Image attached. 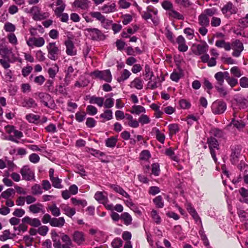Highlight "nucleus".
<instances>
[{
	"mask_svg": "<svg viewBox=\"0 0 248 248\" xmlns=\"http://www.w3.org/2000/svg\"><path fill=\"white\" fill-rule=\"evenodd\" d=\"M16 26L10 22H6L4 25V30L7 32H13L16 31Z\"/></svg>",
	"mask_w": 248,
	"mask_h": 248,
	"instance_id": "nucleus-46",
	"label": "nucleus"
},
{
	"mask_svg": "<svg viewBox=\"0 0 248 248\" xmlns=\"http://www.w3.org/2000/svg\"><path fill=\"white\" fill-rule=\"evenodd\" d=\"M236 115V113L234 112L233 113V118L232 119L231 124H233V125L237 129H241L244 128L245 126V123L241 120H235Z\"/></svg>",
	"mask_w": 248,
	"mask_h": 248,
	"instance_id": "nucleus-23",
	"label": "nucleus"
},
{
	"mask_svg": "<svg viewBox=\"0 0 248 248\" xmlns=\"http://www.w3.org/2000/svg\"><path fill=\"white\" fill-rule=\"evenodd\" d=\"M28 46L31 47H40L43 46L45 43V39L43 37H31L26 42Z\"/></svg>",
	"mask_w": 248,
	"mask_h": 248,
	"instance_id": "nucleus-8",
	"label": "nucleus"
},
{
	"mask_svg": "<svg viewBox=\"0 0 248 248\" xmlns=\"http://www.w3.org/2000/svg\"><path fill=\"white\" fill-rule=\"evenodd\" d=\"M22 223H28L34 227H38L41 225V222L38 218H31L28 216H26L23 217L22 219Z\"/></svg>",
	"mask_w": 248,
	"mask_h": 248,
	"instance_id": "nucleus-16",
	"label": "nucleus"
},
{
	"mask_svg": "<svg viewBox=\"0 0 248 248\" xmlns=\"http://www.w3.org/2000/svg\"><path fill=\"white\" fill-rule=\"evenodd\" d=\"M150 215L153 220L155 223H156V224L160 223L161 221V219L157 211L154 209L152 210V211L151 212Z\"/></svg>",
	"mask_w": 248,
	"mask_h": 248,
	"instance_id": "nucleus-37",
	"label": "nucleus"
},
{
	"mask_svg": "<svg viewBox=\"0 0 248 248\" xmlns=\"http://www.w3.org/2000/svg\"><path fill=\"white\" fill-rule=\"evenodd\" d=\"M226 109V104L225 102L218 101L213 103L212 106L213 112L216 114H221Z\"/></svg>",
	"mask_w": 248,
	"mask_h": 248,
	"instance_id": "nucleus-10",
	"label": "nucleus"
},
{
	"mask_svg": "<svg viewBox=\"0 0 248 248\" xmlns=\"http://www.w3.org/2000/svg\"><path fill=\"white\" fill-rule=\"evenodd\" d=\"M215 78L217 80V84L220 86H222L224 83V78L223 76L222 75L221 72H217L215 75Z\"/></svg>",
	"mask_w": 248,
	"mask_h": 248,
	"instance_id": "nucleus-52",
	"label": "nucleus"
},
{
	"mask_svg": "<svg viewBox=\"0 0 248 248\" xmlns=\"http://www.w3.org/2000/svg\"><path fill=\"white\" fill-rule=\"evenodd\" d=\"M70 77L71 76H68L66 75L64 79V83L62 84V85H61L59 86V90L60 92H62L63 91V87H65L69 84L71 81Z\"/></svg>",
	"mask_w": 248,
	"mask_h": 248,
	"instance_id": "nucleus-58",
	"label": "nucleus"
},
{
	"mask_svg": "<svg viewBox=\"0 0 248 248\" xmlns=\"http://www.w3.org/2000/svg\"><path fill=\"white\" fill-rule=\"evenodd\" d=\"M38 96L41 101L46 107L49 108H52L54 107V101L52 99L51 96L49 94L40 93H39Z\"/></svg>",
	"mask_w": 248,
	"mask_h": 248,
	"instance_id": "nucleus-7",
	"label": "nucleus"
},
{
	"mask_svg": "<svg viewBox=\"0 0 248 248\" xmlns=\"http://www.w3.org/2000/svg\"><path fill=\"white\" fill-rule=\"evenodd\" d=\"M73 239L78 244H81L84 241L83 233H74Z\"/></svg>",
	"mask_w": 248,
	"mask_h": 248,
	"instance_id": "nucleus-50",
	"label": "nucleus"
},
{
	"mask_svg": "<svg viewBox=\"0 0 248 248\" xmlns=\"http://www.w3.org/2000/svg\"><path fill=\"white\" fill-rule=\"evenodd\" d=\"M43 205L40 203L31 204L29 207V211L33 214H37L43 212Z\"/></svg>",
	"mask_w": 248,
	"mask_h": 248,
	"instance_id": "nucleus-20",
	"label": "nucleus"
},
{
	"mask_svg": "<svg viewBox=\"0 0 248 248\" xmlns=\"http://www.w3.org/2000/svg\"><path fill=\"white\" fill-rule=\"evenodd\" d=\"M56 5L59 6L57 7L54 12L55 15L62 14L65 9V4L62 0H57L56 1Z\"/></svg>",
	"mask_w": 248,
	"mask_h": 248,
	"instance_id": "nucleus-27",
	"label": "nucleus"
},
{
	"mask_svg": "<svg viewBox=\"0 0 248 248\" xmlns=\"http://www.w3.org/2000/svg\"><path fill=\"white\" fill-rule=\"evenodd\" d=\"M48 210L51 211L52 215L55 217H58L61 214L59 208H58L55 203L52 204L48 207Z\"/></svg>",
	"mask_w": 248,
	"mask_h": 248,
	"instance_id": "nucleus-32",
	"label": "nucleus"
},
{
	"mask_svg": "<svg viewBox=\"0 0 248 248\" xmlns=\"http://www.w3.org/2000/svg\"><path fill=\"white\" fill-rule=\"evenodd\" d=\"M90 15L92 17L95 18L99 21L102 24L106 23H108V20L106 18L105 16L99 12H92L90 13Z\"/></svg>",
	"mask_w": 248,
	"mask_h": 248,
	"instance_id": "nucleus-18",
	"label": "nucleus"
},
{
	"mask_svg": "<svg viewBox=\"0 0 248 248\" xmlns=\"http://www.w3.org/2000/svg\"><path fill=\"white\" fill-rule=\"evenodd\" d=\"M65 223V219L63 217L59 218L53 217L50 222V225L55 227H62Z\"/></svg>",
	"mask_w": 248,
	"mask_h": 248,
	"instance_id": "nucleus-19",
	"label": "nucleus"
},
{
	"mask_svg": "<svg viewBox=\"0 0 248 248\" xmlns=\"http://www.w3.org/2000/svg\"><path fill=\"white\" fill-rule=\"evenodd\" d=\"M52 183V186L57 188H62V186L61 185L62 180L58 177H55L50 179Z\"/></svg>",
	"mask_w": 248,
	"mask_h": 248,
	"instance_id": "nucleus-47",
	"label": "nucleus"
},
{
	"mask_svg": "<svg viewBox=\"0 0 248 248\" xmlns=\"http://www.w3.org/2000/svg\"><path fill=\"white\" fill-rule=\"evenodd\" d=\"M32 18L34 20H41L47 18L49 14L47 12L41 13L40 8L38 6L32 7Z\"/></svg>",
	"mask_w": 248,
	"mask_h": 248,
	"instance_id": "nucleus-9",
	"label": "nucleus"
},
{
	"mask_svg": "<svg viewBox=\"0 0 248 248\" xmlns=\"http://www.w3.org/2000/svg\"><path fill=\"white\" fill-rule=\"evenodd\" d=\"M23 106L28 108L35 107L37 106V104L32 98H29V99L25 100L23 102Z\"/></svg>",
	"mask_w": 248,
	"mask_h": 248,
	"instance_id": "nucleus-45",
	"label": "nucleus"
},
{
	"mask_svg": "<svg viewBox=\"0 0 248 248\" xmlns=\"http://www.w3.org/2000/svg\"><path fill=\"white\" fill-rule=\"evenodd\" d=\"M221 19L219 17L213 16L211 18V25L213 27H218L221 24Z\"/></svg>",
	"mask_w": 248,
	"mask_h": 248,
	"instance_id": "nucleus-57",
	"label": "nucleus"
},
{
	"mask_svg": "<svg viewBox=\"0 0 248 248\" xmlns=\"http://www.w3.org/2000/svg\"><path fill=\"white\" fill-rule=\"evenodd\" d=\"M64 45L66 46V53L68 55L74 56L77 54V50L72 40L68 39L65 41Z\"/></svg>",
	"mask_w": 248,
	"mask_h": 248,
	"instance_id": "nucleus-11",
	"label": "nucleus"
},
{
	"mask_svg": "<svg viewBox=\"0 0 248 248\" xmlns=\"http://www.w3.org/2000/svg\"><path fill=\"white\" fill-rule=\"evenodd\" d=\"M104 99L102 97L91 96L89 98V102L91 104H97L99 107H101L104 104Z\"/></svg>",
	"mask_w": 248,
	"mask_h": 248,
	"instance_id": "nucleus-25",
	"label": "nucleus"
},
{
	"mask_svg": "<svg viewBox=\"0 0 248 248\" xmlns=\"http://www.w3.org/2000/svg\"><path fill=\"white\" fill-rule=\"evenodd\" d=\"M209 46L205 41H202L201 44H194L192 46V51L197 55H201L206 53L208 50Z\"/></svg>",
	"mask_w": 248,
	"mask_h": 248,
	"instance_id": "nucleus-5",
	"label": "nucleus"
},
{
	"mask_svg": "<svg viewBox=\"0 0 248 248\" xmlns=\"http://www.w3.org/2000/svg\"><path fill=\"white\" fill-rule=\"evenodd\" d=\"M112 112L111 110L108 109L100 115V117L105 119L106 120H109L112 119Z\"/></svg>",
	"mask_w": 248,
	"mask_h": 248,
	"instance_id": "nucleus-51",
	"label": "nucleus"
},
{
	"mask_svg": "<svg viewBox=\"0 0 248 248\" xmlns=\"http://www.w3.org/2000/svg\"><path fill=\"white\" fill-rule=\"evenodd\" d=\"M58 71L59 67L57 64H55L54 67L49 68L48 69V73L49 77L54 78Z\"/></svg>",
	"mask_w": 248,
	"mask_h": 248,
	"instance_id": "nucleus-39",
	"label": "nucleus"
},
{
	"mask_svg": "<svg viewBox=\"0 0 248 248\" xmlns=\"http://www.w3.org/2000/svg\"><path fill=\"white\" fill-rule=\"evenodd\" d=\"M179 104L180 107L182 109H188L191 106L190 103L186 99L180 100L179 102Z\"/></svg>",
	"mask_w": 248,
	"mask_h": 248,
	"instance_id": "nucleus-53",
	"label": "nucleus"
},
{
	"mask_svg": "<svg viewBox=\"0 0 248 248\" xmlns=\"http://www.w3.org/2000/svg\"><path fill=\"white\" fill-rule=\"evenodd\" d=\"M86 113L84 112H78L76 113L75 117L76 120L78 122H82L85 119Z\"/></svg>",
	"mask_w": 248,
	"mask_h": 248,
	"instance_id": "nucleus-64",
	"label": "nucleus"
},
{
	"mask_svg": "<svg viewBox=\"0 0 248 248\" xmlns=\"http://www.w3.org/2000/svg\"><path fill=\"white\" fill-rule=\"evenodd\" d=\"M232 49L243 50L244 47L243 44L239 40H236L232 43Z\"/></svg>",
	"mask_w": 248,
	"mask_h": 248,
	"instance_id": "nucleus-49",
	"label": "nucleus"
},
{
	"mask_svg": "<svg viewBox=\"0 0 248 248\" xmlns=\"http://www.w3.org/2000/svg\"><path fill=\"white\" fill-rule=\"evenodd\" d=\"M48 54L47 57L53 61L58 59L60 50L55 42L49 43L46 46Z\"/></svg>",
	"mask_w": 248,
	"mask_h": 248,
	"instance_id": "nucleus-3",
	"label": "nucleus"
},
{
	"mask_svg": "<svg viewBox=\"0 0 248 248\" xmlns=\"http://www.w3.org/2000/svg\"><path fill=\"white\" fill-rule=\"evenodd\" d=\"M130 86L138 90H141L143 88L142 81L140 78H137L131 82Z\"/></svg>",
	"mask_w": 248,
	"mask_h": 248,
	"instance_id": "nucleus-28",
	"label": "nucleus"
},
{
	"mask_svg": "<svg viewBox=\"0 0 248 248\" xmlns=\"http://www.w3.org/2000/svg\"><path fill=\"white\" fill-rule=\"evenodd\" d=\"M178 44V50L181 52H186L188 49V46L186 44V40L182 35H179L176 39Z\"/></svg>",
	"mask_w": 248,
	"mask_h": 248,
	"instance_id": "nucleus-17",
	"label": "nucleus"
},
{
	"mask_svg": "<svg viewBox=\"0 0 248 248\" xmlns=\"http://www.w3.org/2000/svg\"><path fill=\"white\" fill-rule=\"evenodd\" d=\"M86 111L87 113L91 115H94L97 112V108L95 107L92 105H89L87 106Z\"/></svg>",
	"mask_w": 248,
	"mask_h": 248,
	"instance_id": "nucleus-61",
	"label": "nucleus"
},
{
	"mask_svg": "<svg viewBox=\"0 0 248 248\" xmlns=\"http://www.w3.org/2000/svg\"><path fill=\"white\" fill-rule=\"evenodd\" d=\"M121 218L123 220L126 225L130 224L132 222V217L128 213L124 212L121 215Z\"/></svg>",
	"mask_w": 248,
	"mask_h": 248,
	"instance_id": "nucleus-38",
	"label": "nucleus"
},
{
	"mask_svg": "<svg viewBox=\"0 0 248 248\" xmlns=\"http://www.w3.org/2000/svg\"><path fill=\"white\" fill-rule=\"evenodd\" d=\"M130 112L132 114L139 115L140 113H145V108L141 106L134 105L132 106Z\"/></svg>",
	"mask_w": 248,
	"mask_h": 248,
	"instance_id": "nucleus-30",
	"label": "nucleus"
},
{
	"mask_svg": "<svg viewBox=\"0 0 248 248\" xmlns=\"http://www.w3.org/2000/svg\"><path fill=\"white\" fill-rule=\"evenodd\" d=\"M123 245V242L120 238H116L111 243L113 248H120Z\"/></svg>",
	"mask_w": 248,
	"mask_h": 248,
	"instance_id": "nucleus-63",
	"label": "nucleus"
},
{
	"mask_svg": "<svg viewBox=\"0 0 248 248\" xmlns=\"http://www.w3.org/2000/svg\"><path fill=\"white\" fill-rule=\"evenodd\" d=\"M131 75V73L127 69H124L121 73V76L117 78L119 82H121L127 79Z\"/></svg>",
	"mask_w": 248,
	"mask_h": 248,
	"instance_id": "nucleus-34",
	"label": "nucleus"
},
{
	"mask_svg": "<svg viewBox=\"0 0 248 248\" xmlns=\"http://www.w3.org/2000/svg\"><path fill=\"white\" fill-rule=\"evenodd\" d=\"M52 238L54 242L53 246L55 248H71L72 243L68 235H64L61 238V242L58 233H52Z\"/></svg>",
	"mask_w": 248,
	"mask_h": 248,
	"instance_id": "nucleus-1",
	"label": "nucleus"
},
{
	"mask_svg": "<svg viewBox=\"0 0 248 248\" xmlns=\"http://www.w3.org/2000/svg\"><path fill=\"white\" fill-rule=\"evenodd\" d=\"M31 193L34 195H40L43 193L41 187L39 185L35 184L31 187Z\"/></svg>",
	"mask_w": 248,
	"mask_h": 248,
	"instance_id": "nucleus-42",
	"label": "nucleus"
},
{
	"mask_svg": "<svg viewBox=\"0 0 248 248\" xmlns=\"http://www.w3.org/2000/svg\"><path fill=\"white\" fill-rule=\"evenodd\" d=\"M218 13L217 9L215 7L205 9L202 13L206 17L208 16H215Z\"/></svg>",
	"mask_w": 248,
	"mask_h": 248,
	"instance_id": "nucleus-29",
	"label": "nucleus"
},
{
	"mask_svg": "<svg viewBox=\"0 0 248 248\" xmlns=\"http://www.w3.org/2000/svg\"><path fill=\"white\" fill-rule=\"evenodd\" d=\"M94 198L100 203L105 205H106L108 201L107 196L105 195L102 192H97L95 194Z\"/></svg>",
	"mask_w": 248,
	"mask_h": 248,
	"instance_id": "nucleus-21",
	"label": "nucleus"
},
{
	"mask_svg": "<svg viewBox=\"0 0 248 248\" xmlns=\"http://www.w3.org/2000/svg\"><path fill=\"white\" fill-rule=\"evenodd\" d=\"M231 73L235 78H240L242 74L240 69L237 66L232 67L230 70Z\"/></svg>",
	"mask_w": 248,
	"mask_h": 248,
	"instance_id": "nucleus-48",
	"label": "nucleus"
},
{
	"mask_svg": "<svg viewBox=\"0 0 248 248\" xmlns=\"http://www.w3.org/2000/svg\"><path fill=\"white\" fill-rule=\"evenodd\" d=\"M144 72V75L146 77V78L145 79L146 80H147L148 79H151V78L154 76V74L153 71L151 70L150 66L147 64H146L145 66Z\"/></svg>",
	"mask_w": 248,
	"mask_h": 248,
	"instance_id": "nucleus-41",
	"label": "nucleus"
},
{
	"mask_svg": "<svg viewBox=\"0 0 248 248\" xmlns=\"http://www.w3.org/2000/svg\"><path fill=\"white\" fill-rule=\"evenodd\" d=\"M207 142L210 150L216 149L217 150H218L219 149L218 143L215 138L210 137L207 139Z\"/></svg>",
	"mask_w": 248,
	"mask_h": 248,
	"instance_id": "nucleus-24",
	"label": "nucleus"
},
{
	"mask_svg": "<svg viewBox=\"0 0 248 248\" xmlns=\"http://www.w3.org/2000/svg\"><path fill=\"white\" fill-rule=\"evenodd\" d=\"M168 14L170 16L178 20H183L184 19V16L179 12L174 10L173 8L169 11L168 12Z\"/></svg>",
	"mask_w": 248,
	"mask_h": 248,
	"instance_id": "nucleus-31",
	"label": "nucleus"
},
{
	"mask_svg": "<svg viewBox=\"0 0 248 248\" xmlns=\"http://www.w3.org/2000/svg\"><path fill=\"white\" fill-rule=\"evenodd\" d=\"M117 140V137H111L106 140V145L108 147L113 148L115 146Z\"/></svg>",
	"mask_w": 248,
	"mask_h": 248,
	"instance_id": "nucleus-35",
	"label": "nucleus"
},
{
	"mask_svg": "<svg viewBox=\"0 0 248 248\" xmlns=\"http://www.w3.org/2000/svg\"><path fill=\"white\" fill-rule=\"evenodd\" d=\"M91 2L89 0H75L72 5L82 10H87L89 8Z\"/></svg>",
	"mask_w": 248,
	"mask_h": 248,
	"instance_id": "nucleus-13",
	"label": "nucleus"
},
{
	"mask_svg": "<svg viewBox=\"0 0 248 248\" xmlns=\"http://www.w3.org/2000/svg\"><path fill=\"white\" fill-rule=\"evenodd\" d=\"M62 209L64 212V214L70 217H71L76 213L75 209L70 208L68 205L62 206Z\"/></svg>",
	"mask_w": 248,
	"mask_h": 248,
	"instance_id": "nucleus-33",
	"label": "nucleus"
},
{
	"mask_svg": "<svg viewBox=\"0 0 248 248\" xmlns=\"http://www.w3.org/2000/svg\"><path fill=\"white\" fill-rule=\"evenodd\" d=\"M159 165L158 163H154L152 165V172L155 176H158L160 173Z\"/></svg>",
	"mask_w": 248,
	"mask_h": 248,
	"instance_id": "nucleus-59",
	"label": "nucleus"
},
{
	"mask_svg": "<svg viewBox=\"0 0 248 248\" xmlns=\"http://www.w3.org/2000/svg\"><path fill=\"white\" fill-rule=\"evenodd\" d=\"M20 172L24 180L31 181L34 180V173L29 166H24L20 170Z\"/></svg>",
	"mask_w": 248,
	"mask_h": 248,
	"instance_id": "nucleus-6",
	"label": "nucleus"
},
{
	"mask_svg": "<svg viewBox=\"0 0 248 248\" xmlns=\"http://www.w3.org/2000/svg\"><path fill=\"white\" fill-rule=\"evenodd\" d=\"M85 31L93 40H97L101 35V31L96 28H87Z\"/></svg>",
	"mask_w": 248,
	"mask_h": 248,
	"instance_id": "nucleus-12",
	"label": "nucleus"
},
{
	"mask_svg": "<svg viewBox=\"0 0 248 248\" xmlns=\"http://www.w3.org/2000/svg\"><path fill=\"white\" fill-rule=\"evenodd\" d=\"M149 80V81L147 83V87L148 88L151 90H154L158 87L157 81L159 80V78L158 77L153 79L151 78V79Z\"/></svg>",
	"mask_w": 248,
	"mask_h": 248,
	"instance_id": "nucleus-36",
	"label": "nucleus"
},
{
	"mask_svg": "<svg viewBox=\"0 0 248 248\" xmlns=\"http://www.w3.org/2000/svg\"><path fill=\"white\" fill-rule=\"evenodd\" d=\"M100 10L103 14H108L112 13L116 11V5L115 3L106 4L100 8Z\"/></svg>",
	"mask_w": 248,
	"mask_h": 248,
	"instance_id": "nucleus-14",
	"label": "nucleus"
},
{
	"mask_svg": "<svg viewBox=\"0 0 248 248\" xmlns=\"http://www.w3.org/2000/svg\"><path fill=\"white\" fill-rule=\"evenodd\" d=\"M170 134L174 135L179 131V126L177 124H171L169 125Z\"/></svg>",
	"mask_w": 248,
	"mask_h": 248,
	"instance_id": "nucleus-55",
	"label": "nucleus"
},
{
	"mask_svg": "<svg viewBox=\"0 0 248 248\" xmlns=\"http://www.w3.org/2000/svg\"><path fill=\"white\" fill-rule=\"evenodd\" d=\"M109 187L116 192L118 193L123 196L127 198H129V195L128 194V193L119 186L117 185H110Z\"/></svg>",
	"mask_w": 248,
	"mask_h": 248,
	"instance_id": "nucleus-22",
	"label": "nucleus"
},
{
	"mask_svg": "<svg viewBox=\"0 0 248 248\" xmlns=\"http://www.w3.org/2000/svg\"><path fill=\"white\" fill-rule=\"evenodd\" d=\"M153 202L156 207L157 208H161L164 206V202H163V199L161 196H158L156 197L153 200Z\"/></svg>",
	"mask_w": 248,
	"mask_h": 248,
	"instance_id": "nucleus-43",
	"label": "nucleus"
},
{
	"mask_svg": "<svg viewBox=\"0 0 248 248\" xmlns=\"http://www.w3.org/2000/svg\"><path fill=\"white\" fill-rule=\"evenodd\" d=\"M198 24L200 26L199 32L202 35L205 36L208 32L207 27L210 24L209 18L202 13L198 17Z\"/></svg>",
	"mask_w": 248,
	"mask_h": 248,
	"instance_id": "nucleus-2",
	"label": "nucleus"
},
{
	"mask_svg": "<svg viewBox=\"0 0 248 248\" xmlns=\"http://www.w3.org/2000/svg\"><path fill=\"white\" fill-rule=\"evenodd\" d=\"M150 121V119L147 115L142 114L139 118V122L142 125L148 124Z\"/></svg>",
	"mask_w": 248,
	"mask_h": 248,
	"instance_id": "nucleus-54",
	"label": "nucleus"
},
{
	"mask_svg": "<svg viewBox=\"0 0 248 248\" xmlns=\"http://www.w3.org/2000/svg\"><path fill=\"white\" fill-rule=\"evenodd\" d=\"M26 119L30 123H36L40 119V116L33 114H29L26 116Z\"/></svg>",
	"mask_w": 248,
	"mask_h": 248,
	"instance_id": "nucleus-44",
	"label": "nucleus"
},
{
	"mask_svg": "<svg viewBox=\"0 0 248 248\" xmlns=\"http://www.w3.org/2000/svg\"><path fill=\"white\" fill-rule=\"evenodd\" d=\"M14 194H15V191L14 189L8 188L1 193L0 197L7 200L9 199L10 197Z\"/></svg>",
	"mask_w": 248,
	"mask_h": 248,
	"instance_id": "nucleus-40",
	"label": "nucleus"
},
{
	"mask_svg": "<svg viewBox=\"0 0 248 248\" xmlns=\"http://www.w3.org/2000/svg\"><path fill=\"white\" fill-rule=\"evenodd\" d=\"M92 75L95 78L103 80L107 82H110L112 80V76L109 70L104 71L96 70L93 72Z\"/></svg>",
	"mask_w": 248,
	"mask_h": 248,
	"instance_id": "nucleus-4",
	"label": "nucleus"
},
{
	"mask_svg": "<svg viewBox=\"0 0 248 248\" xmlns=\"http://www.w3.org/2000/svg\"><path fill=\"white\" fill-rule=\"evenodd\" d=\"M71 201L72 203L75 205H81L82 207H85L87 204L85 200H78L74 198H72Z\"/></svg>",
	"mask_w": 248,
	"mask_h": 248,
	"instance_id": "nucleus-60",
	"label": "nucleus"
},
{
	"mask_svg": "<svg viewBox=\"0 0 248 248\" xmlns=\"http://www.w3.org/2000/svg\"><path fill=\"white\" fill-rule=\"evenodd\" d=\"M241 152V148L239 146H234L232 148V152L231 154V158L233 163H235L237 160V158L240 155Z\"/></svg>",
	"mask_w": 248,
	"mask_h": 248,
	"instance_id": "nucleus-26",
	"label": "nucleus"
},
{
	"mask_svg": "<svg viewBox=\"0 0 248 248\" xmlns=\"http://www.w3.org/2000/svg\"><path fill=\"white\" fill-rule=\"evenodd\" d=\"M232 4L231 2L227 3L222 8V13L227 14L228 13H232Z\"/></svg>",
	"mask_w": 248,
	"mask_h": 248,
	"instance_id": "nucleus-56",
	"label": "nucleus"
},
{
	"mask_svg": "<svg viewBox=\"0 0 248 248\" xmlns=\"http://www.w3.org/2000/svg\"><path fill=\"white\" fill-rule=\"evenodd\" d=\"M7 38L9 42L13 45H16L17 43V40L16 36L13 33H11L7 36Z\"/></svg>",
	"mask_w": 248,
	"mask_h": 248,
	"instance_id": "nucleus-62",
	"label": "nucleus"
},
{
	"mask_svg": "<svg viewBox=\"0 0 248 248\" xmlns=\"http://www.w3.org/2000/svg\"><path fill=\"white\" fill-rule=\"evenodd\" d=\"M186 208L188 213L191 215L196 223H201V220L196 210L193 207L190 203H187L186 205Z\"/></svg>",
	"mask_w": 248,
	"mask_h": 248,
	"instance_id": "nucleus-15",
	"label": "nucleus"
}]
</instances>
